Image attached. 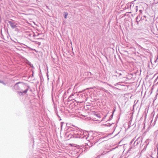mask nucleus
<instances>
[{
	"instance_id": "nucleus-4",
	"label": "nucleus",
	"mask_w": 158,
	"mask_h": 158,
	"mask_svg": "<svg viewBox=\"0 0 158 158\" xmlns=\"http://www.w3.org/2000/svg\"><path fill=\"white\" fill-rule=\"evenodd\" d=\"M64 13L65 14L64 18H65V19H66L67 18V16L68 15V13L66 12H64Z\"/></svg>"
},
{
	"instance_id": "nucleus-3",
	"label": "nucleus",
	"mask_w": 158,
	"mask_h": 158,
	"mask_svg": "<svg viewBox=\"0 0 158 158\" xmlns=\"http://www.w3.org/2000/svg\"><path fill=\"white\" fill-rule=\"evenodd\" d=\"M27 89H26L24 91L22 90L21 92H20V93H21L22 94L24 93L25 94L27 93Z\"/></svg>"
},
{
	"instance_id": "nucleus-1",
	"label": "nucleus",
	"mask_w": 158,
	"mask_h": 158,
	"mask_svg": "<svg viewBox=\"0 0 158 158\" xmlns=\"http://www.w3.org/2000/svg\"><path fill=\"white\" fill-rule=\"evenodd\" d=\"M94 119H96L95 120H99L98 119H97V118H100V116L99 114H95L94 115Z\"/></svg>"
},
{
	"instance_id": "nucleus-2",
	"label": "nucleus",
	"mask_w": 158,
	"mask_h": 158,
	"mask_svg": "<svg viewBox=\"0 0 158 158\" xmlns=\"http://www.w3.org/2000/svg\"><path fill=\"white\" fill-rule=\"evenodd\" d=\"M8 23L10 24V26L12 28H14L16 27V25L14 24V23H13L11 21H8Z\"/></svg>"
}]
</instances>
